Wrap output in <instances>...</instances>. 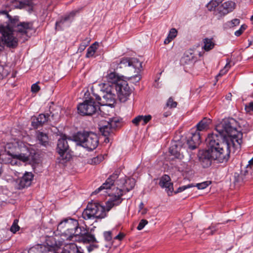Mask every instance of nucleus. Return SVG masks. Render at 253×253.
<instances>
[{"label": "nucleus", "instance_id": "1", "mask_svg": "<svg viewBox=\"0 0 253 253\" xmlns=\"http://www.w3.org/2000/svg\"><path fill=\"white\" fill-rule=\"evenodd\" d=\"M237 122L233 118L225 119L215 127L216 132L206 138L208 149L200 154L199 159L204 168L211 165L212 160L226 162L230 158V148L240 147L243 133L237 130Z\"/></svg>", "mask_w": 253, "mask_h": 253}, {"label": "nucleus", "instance_id": "2", "mask_svg": "<svg viewBox=\"0 0 253 253\" xmlns=\"http://www.w3.org/2000/svg\"><path fill=\"white\" fill-rule=\"evenodd\" d=\"M57 230L69 241L77 240L84 243H96L94 236L89 233L86 228L80 226L77 220L68 218L61 221Z\"/></svg>", "mask_w": 253, "mask_h": 253}, {"label": "nucleus", "instance_id": "3", "mask_svg": "<svg viewBox=\"0 0 253 253\" xmlns=\"http://www.w3.org/2000/svg\"><path fill=\"white\" fill-rule=\"evenodd\" d=\"M116 182L121 188L119 189L118 195L112 197L106 202L108 211H109L114 206H118L122 203L123 199L121 197L123 195V193L127 192L133 188L135 184V180L133 178L125 176L124 178L117 180Z\"/></svg>", "mask_w": 253, "mask_h": 253}, {"label": "nucleus", "instance_id": "4", "mask_svg": "<svg viewBox=\"0 0 253 253\" xmlns=\"http://www.w3.org/2000/svg\"><path fill=\"white\" fill-rule=\"evenodd\" d=\"M73 140L79 145L88 151L95 149L98 146L99 139L97 135L91 132H78L73 136Z\"/></svg>", "mask_w": 253, "mask_h": 253}, {"label": "nucleus", "instance_id": "5", "mask_svg": "<svg viewBox=\"0 0 253 253\" xmlns=\"http://www.w3.org/2000/svg\"><path fill=\"white\" fill-rule=\"evenodd\" d=\"M106 209L104 206L96 202L89 203L82 213L83 218L85 220L103 218L106 216Z\"/></svg>", "mask_w": 253, "mask_h": 253}, {"label": "nucleus", "instance_id": "6", "mask_svg": "<svg viewBox=\"0 0 253 253\" xmlns=\"http://www.w3.org/2000/svg\"><path fill=\"white\" fill-rule=\"evenodd\" d=\"M104 89H100L99 94L93 92L98 103L101 105H112L116 101V95L114 92L113 87L103 84ZM93 91V90H92Z\"/></svg>", "mask_w": 253, "mask_h": 253}, {"label": "nucleus", "instance_id": "7", "mask_svg": "<svg viewBox=\"0 0 253 253\" xmlns=\"http://www.w3.org/2000/svg\"><path fill=\"white\" fill-rule=\"evenodd\" d=\"M17 37L19 41L24 42L31 37L33 33H35L36 29L34 27V22H22L18 23L15 28Z\"/></svg>", "mask_w": 253, "mask_h": 253}, {"label": "nucleus", "instance_id": "8", "mask_svg": "<svg viewBox=\"0 0 253 253\" xmlns=\"http://www.w3.org/2000/svg\"><path fill=\"white\" fill-rule=\"evenodd\" d=\"M119 124V119L117 118H113L109 119L108 121L100 125L99 130L101 134L106 137L104 140L106 143L110 142L109 136L112 135Z\"/></svg>", "mask_w": 253, "mask_h": 253}, {"label": "nucleus", "instance_id": "9", "mask_svg": "<svg viewBox=\"0 0 253 253\" xmlns=\"http://www.w3.org/2000/svg\"><path fill=\"white\" fill-rule=\"evenodd\" d=\"M79 114L83 116H90L96 112L99 106L94 101L93 98H89L80 103L78 106Z\"/></svg>", "mask_w": 253, "mask_h": 253}, {"label": "nucleus", "instance_id": "10", "mask_svg": "<svg viewBox=\"0 0 253 253\" xmlns=\"http://www.w3.org/2000/svg\"><path fill=\"white\" fill-rule=\"evenodd\" d=\"M56 151L59 155V159L64 162L69 161L71 158L69 153V146L67 141V138L65 135L58 140Z\"/></svg>", "mask_w": 253, "mask_h": 253}, {"label": "nucleus", "instance_id": "11", "mask_svg": "<svg viewBox=\"0 0 253 253\" xmlns=\"http://www.w3.org/2000/svg\"><path fill=\"white\" fill-rule=\"evenodd\" d=\"M0 32L2 34V41L7 47L15 48L18 45V39L14 37L9 28L0 27Z\"/></svg>", "mask_w": 253, "mask_h": 253}, {"label": "nucleus", "instance_id": "12", "mask_svg": "<svg viewBox=\"0 0 253 253\" xmlns=\"http://www.w3.org/2000/svg\"><path fill=\"white\" fill-rule=\"evenodd\" d=\"M118 96L121 102H126L131 93V89L128 86L127 82L122 80L119 81V83L116 84L114 87Z\"/></svg>", "mask_w": 253, "mask_h": 253}, {"label": "nucleus", "instance_id": "13", "mask_svg": "<svg viewBox=\"0 0 253 253\" xmlns=\"http://www.w3.org/2000/svg\"><path fill=\"white\" fill-rule=\"evenodd\" d=\"M236 6V4L234 2L229 0L218 6L212 10L214 11V15L218 19H220L228 13L233 11Z\"/></svg>", "mask_w": 253, "mask_h": 253}, {"label": "nucleus", "instance_id": "14", "mask_svg": "<svg viewBox=\"0 0 253 253\" xmlns=\"http://www.w3.org/2000/svg\"><path fill=\"white\" fill-rule=\"evenodd\" d=\"M79 12V10H74L69 13L60 17L56 22L55 29L58 31L64 30L65 28L69 27L73 20L76 14Z\"/></svg>", "mask_w": 253, "mask_h": 253}, {"label": "nucleus", "instance_id": "15", "mask_svg": "<svg viewBox=\"0 0 253 253\" xmlns=\"http://www.w3.org/2000/svg\"><path fill=\"white\" fill-rule=\"evenodd\" d=\"M21 148L17 142L7 143L5 146V151L12 158H16L21 161V159L25 160L26 159L24 154L22 153Z\"/></svg>", "mask_w": 253, "mask_h": 253}, {"label": "nucleus", "instance_id": "16", "mask_svg": "<svg viewBox=\"0 0 253 253\" xmlns=\"http://www.w3.org/2000/svg\"><path fill=\"white\" fill-rule=\"evenodd\" d=\"M120 174V170L118 169L110 175L106 180V181L98 188L92 193V195L96 194L103 190L110 189L114 185V182L118 178Z\"/></svg>", "mask_w": 253, "mask_h": 253}, {"label": "nucleus", "instance_id": "17", "mask_svg": "<svg viewBox=\"0 0 253 253\" xmlns=\"http://www.w3.org/2000/svg\"><path fill=\"white\" fill-rule=\"evenodd\" d=\"M129 67H132L135 69L134 73L136 74L134 76H131L129 79L133 83H138L141 80V77L139 73L142 69V62H140L138 59L135 58H129Z\"/></svg>", "mask_w": 253, "mask_h": 253}, {"label": "nucleus", "instance_id": "18", "mask_svg": "<svg viewBox=\"0 0 253 253\" xmlns=\"http://www.w3.org/2000/svg\"><path fill=\"white\" fill-rule=\"evenodd\" d=\"M33 174L31 172H26L22 177L16 179L17 188L22 189L29 187L33 179Z\"/></svg>", "mask_w": 253, "mask_h": 253}, {"label": "nucleus", "instance_id": "19", "mask_svg": "<svg viewBox=\"0 0 253 253\" xmlns=\"http://www.w3.org/2000/svg\"><path fill=\"white\" fill-rule=\"evenodd\" d=\"M170 178L168 175H163L159 181L160 186L165 188L169 196H170L173 191V184L170 182Z\"/></svg>", "mask_w": 253, "mask_h": 253}, {"label": "nucleus", "instance_id": "20", "mask_svg": "<svg viewBox=\"0 0 253 253\" xmlns=\"http://www.w3.org/2000/svg\"><path fill=\"white\" fill-rule=\"evenodd\" d=\"M192 136L187 140L188 147L191 149H195L201 143V136L200 132L195 131L191 133Z\"/></svg>", "mask_w": 253, "mask_h": 253}, {"label": "nucleus", "instance_id": "21", "mask_svg": "<svg viewBox=\"0 0 253 253\" xmlns=\"http://www.w3.org/2000/svg\"><path fill=\"white\" fill-rule=\"evenodd\" d=\"M129 58H122L116 59L111 64V67L114 70H118L119 69H122L129 66Z\"/></svg>", "mask_w": 253, "mask_h": 253}, {"label": "nucleus", "instance_id": "22", "mask_svg": "<svg viewBox=\"0 0 253 253\" xmlns=\"http://www.w3.org/2000/svg\"><path fill=\"white\" fill-rule=\"evenodd\" d=\"M49 114H41L37 118L34 119L32 122L33 126L35 128H38L39 126H42L45 123L47 122L49 119Z\"/></svg>", "mask_w": 253, "mask_h": 253}, {"label": "nucleus", "instance_id": "23", "mask_svg": "<svg viewBox=\"0 0 253 253\" xmlns=\"http://www.w3.org/2000/svg\"><path fill=\"white\" fill-rule=\"evenodd\" d=\"M61 253H84V250L75 244L71 243L67 244L64 247Z\"/></svg>", "mask_w": 253, "mask_h": 253}, {"label": "nucleus", "instance_id": "24", "mask_svg": "<svg viewBox=\"0 0 253 253\" xmlns=\"http://www.w3.org/2000/svg\"><path fill=\"white\" fill-rule=\"evenodd\" d=\"M210 183L211 182L209 181H205L200 183H197L196 185H194L193 184H189L187 185L182 186L177 189L175 192V193L176 194L177 193L181 192L188 188L194 187L195 186H196L199 189H204L207 187Z\"/></svg>", "mask_w": 253, "mask_h": 253}, {"label": "nucleus", "instance_id": "25", "mask_svg": "<svg viewBox=\"0 0 253 253\" xmlns=\"http://www.w3.org/2000/svg\"><path fill=\"white\" fill-rule=\"evenodd\" d=\"M24 156L26 157V159H25V160L21 159V161L23 162H29L33 165L39 163V154L36 153L35 150H31L30 151L28 155L24 154Z\"/></svg>", "mask_w": 253, "mask_h": 253}, {"label": "nucleus", "instance_id": "26", "mask_svg": "<svg viewBox=\"0 0 253 253\" xmlns=\"http://www.w3.org/2000/svg\"><path fill=\"white\" fill-rule=\"evenodd\" d=\"M106 79L109 83L112 84L111 85H108L113 87V88L115 87L116 84H117L119 83V81L123 80V79H122L121 77H120L115 72H111L110 73L108 74L106 76Z\"/></svg>", "mask_w": 253, "mask_h": 253}, {"label": "nucleus", "instance_id": "27", "mask_svg": "<svg viewBox=\"0 0 253 253\" xmlns=\"http://www.w3.org/2000/svg\"><path fill=\"white\" fill-rule=\"evenodd\" d=\"M211 123L210 119L204 118L201 120L196 126L197 130L196 131H204L209 128V126Z\"/></svg>", "mask_w": 253, "mask_h": 253}, {"label": "nucleus", "instance_id": "28", "mask_svg": "<svg viewBox=\"0 0 253 253\" xmlns=\"http://www.w3.org/2000/svg\"><path fill=\"white\" fill-rule=\"evenodd\" d=\"M37 138L40 143L42 146L46 147L48 145V137L46 133L42 132H39L37 135Z\"/></svg>", "mask_w": 253, "mask_h": 253}, {"label": "nucleus", "instance_id": "29", "mask_svg": "<svg viewBox=\"0 0 253 253\" xmlns=\"http://www.w3.org/2000/svg\"><path fill=\"white\" fill-rule=\"evenodd\" d=\"M11 1L15 4V6L20 8H22L25 6L32 7L33 4V0H22V1H19L18 0H12Z\"/></svg>", "mask_w": 253, "mask_h": 253}, {"label": "nucleus", "instance_id": "30", "mask_svg": "<svg viewBox=\"0 0 253 253\" xmlns=\"http://www.w3.org/2000/svg\"><path fill=\"white\" fill-rule=\"evenodd\" d=\"M216 231V229L215 226H210L208 228L205 229L202 233L199 234L200 237L202 240H205L208 236L214 234Z\"/></svg>", "mask_w": 253, "mask_h": 253}, {"label": "nucleus", "instance_id": "31", "mask_svg": "<svg viewBox=\"0 0 253 253\" xmlns=\"http://www.w3.org/2000/svg\"><path fill=\"white\" fill-rule=\"evenodd\" d=\"M98 46V43L97 42H95L90 45L87 49V52L85 55L86 57L89 58L90 57H92L95 53Z\"/></svg>", "mask_w": 253, "mask_h": 253}, {"label": "nucleus", "instance_id": "32", "mask_svg": "<svg viewBox=\"0 0 253 253\" xmlns=\"http://www.w3.org/2000/svg\"><path fill=\"white\" fill-rule=\"evenodd\" d=\"M47 245L52 248H58L60 245L59 241H57L54 237H49L46 240Z\"/></svg>", "mask_w": 253, "mask_h": 253}, {"label": "nucleus", "instance_id": "33", "mask_svg": "<svg viewBox=\"0 0 253 253\" xmlns=\"http://www.w3.org/2000/svg\"><path fill=\"white\" fill-rule=\"evenodd\" d=\"M169 152L171 155H173L176 158H179L180 156L179 152V148L177 145L174 144L171 145L169 149Z\"/></svg>", "mask_w": 253, "mask_h": 253}, {"label": "nucleus", "instance_id": "34", "mask_svg": "<svg viewBox=\"0 0 253 253\" xmlns=\"http://www.w3.org/2000/svg\"><path fill=\"white\" fill-rule=\"evenodd\" d=\"M204 45L203 48L206 51H209L211 50L214 46V43L212 42V39L207 38L204 39Z\"/></svg>", "mask_w": 253, "mask_h": 253}, {"label": "nucleus", "instance_id": "35", "mask_svg": "<svg viewBox=\"0 0 253 253\" xmlns=\"http://www.w3.org/2000/svg\"><path fill=\"white\" fill-rule=\"evenodd\" d=\"M223 0H211L207 4V7L209 10L212 11L219 6V4Z\"/></svg>", "mask_w": 253, "mask_h": 253}, {"label": "nucleus", "instance_id": "36", "mask_svg": "<svg viewBox=\"0 0 253 253\" xmlns=\"http://www.w3.org/2000/svg\"><path fill=\"white\" fill-rule=\"evenodd\" d=\"M243 174H240L238 173L235 172L234 175V182L235 184H240L244 181Z\"/></svg>", "mask_w": 253, "mask_h": 253}, {"label": "nucleus", "instance_id": "37", "mask_svg": "<svg viewBox=\"0 0 253 253\" xmlns=\"http://www.w3.org/2000/svg\"><path fill=\"white\" fill-rule=\"evenodd\" d=\"M18 219H15L13 222L12 226L10 227V230L13 233H15L20 229V227L18 225Z\"/></svg>", "mask_w": 253, "mask_h": 253}, {"label": "nucleus", "instance_id": "38", "mask_svg": "<svg viewBox=\"0 0 253 253\" xmlns=\"http://www.w3.org/2000/svg\"><path fill=\"white\" fill-rule=\"evenodd\" d=\"M240 21L239 19H234L230 21L227 22L226 25L229 28L234 27L237 26L240 24Z\"/></svg>", "mask_w": 253, "mask_h": 253}, {"label": "nucleus", "instance_id": "39", "mask_svg": "<svg viewBox=\"0 0 253 253\" xmlns=\"http://www.w3.org/2000/svg\"><path fill=\"white\" fill-rule=\"evenodd\" d=\"M177 102L175 101H174L173 98L170 97L169 98L167 103V107H169V108H175L177 106Z\"/></svg>", "mask_w": 253, "mask_h": 253}, {"label": "nucleus", "instance_id": "40", "mask_svg": "<svg viewBox=\"0 0 253 253\" xmlns=\"http://www.w3.org/2000/svg\"><path fill=\"white\" fill-rule=\"evenodd\" d=\"M247 26V25L244 24V25H242L240 28L238 30H237L235 32V35L237 37H239L240 36H241L242 33L244 32V31L246 29Z\"/></svg>", "mask_w": 253, "mask_h": 253}, {"label": "nucleus", "instance_id": "41", "mask_svg": "<svg viewBox=\"0 0 253 253\" xmlns=\"http://www.w3.org/2000/svg\"><path fill=\"white\" fill-rule=\"evenodd\" d=\"M142 116V125H145L148 122H149L152 119V116L150 115L143 116Z\"/></svg>", "mask_w": 253, "mask_h": 253}, {"label": "nucleus", "instance_id": "42", "mask_svg": "<svg viewBox=\"0 0 253 253\" xmlns=\"http://www.w3.org/2000/svg\"><path fill=\"white\" fill-rule=\"evenodd\" d=\"M147 223L148 221L147 220L144 219H141L137 227V229L138 230H142Z\"/></svg>", "mask_w": 253, "mask_h": 253}, {"label": "nucleus", "instance_id": "43", "mask_svg": "<svg viewBox=\"0 0 253 253\" xmlns=\"http://www.w3.org/2000/svg\"><path fill=\"white\" fill-rule=\"evenodd\" d=\"M229 68V66H228V64H227L225 65V66L224 67V69L220 71V72L218 73V74L216 76V78H218L219 77H221L223 75H224L225 73H226L228 71Z\"/></svg>", "mask_w": 253, "mask_h": 253}, {"label": "nucleus", "instance_id": "44", "mask_svg": "<svg viewBox=\"0 0 253 253\" xmlns=\"http://www.w3.org/2000/svg\"><path fill=\"white\" fill-rule=\"evenodd\" d=\"M177 33V30L174 28H172L170 30L168 37H169V39L173 40L176 37Z\"/></svg>", "mask_w": 253, "mask_h": 253}, {"label": "nucleus", "instance_id": "45", "mask_svg": "<svg viewBox=\"0 0 253 253\" xmlns=\"http://www.w3.org/2000/svg\"><path fill=\"white\" fill-rule=\"evenodd\" d=\"M142 121V116L141 115H139L134 118L132 122L133 124H134L136 126H137L139 125V124Z\"/></svg>", "mask_w": 253, "mask_h": 253}, {"label": "nucleus", "instance_id": "46", "mask_svg": "<svg viewBox=\"0 0 253 253\" xmlns=\"http://www.w3.org/2000/svg\"><path fill=\"white\" fill-rule=\"evenodd\" d=\"M245 110L247 112L253 111V102H251L245 105Z\"/></svg>", "mask_w": 253, "mask_h": 253}, {"label": "nucleus", "instance_id": "47", "mask_svg": "<svg viewBox=\"0 0 253 253\" xmlns=\"http://www.w3.org/2000/svg\"><path fill=\"white\" fill-rule=\"evenodd\" d=\"M104 236L105 240L107 241L111 240L112 237V232L111 231H106L104 233Z\"/></svg>", "mask_w": 253, "mask_h": 253}, {"label": "nucleus", "instance_id": "48", "mask_svg": "<svg viewBox=\"0 0 253 253\" xmlns=\"http://www.w3.org/2000/svg\"><path fill=\"white\" fill-rule=\"evenodd\" d=\"M40 87L37 84H34L31 86V91L33 92H37L40 90Z\"/></svg>", "mask_w": 253, "mask_h": 253}, {"label": "nucleus", "instance_id": "49", "mask_svg": "<svg viewBox=\"0 0 253 253\" xmlns=\"http://www.w3.org/2000/svg\"><path fill=\"white\" fill-rule=\"evenodd\" d=\"M98 247V246L96 244H91L87 247V251L89 253L92 252L95 249H97Z\"/></svg>", "mask_w": 253, "mask_h": 253}, {"label": "nucleus", "instance_id": "50", "mask_svg": "<svg viewBox=\"0 0 253 253\" xmlns=\"http://www.w3.org/2000/svg\"><path fill=\"white\" fill-rule=\"evenodd\" d=\"M125 235L123 233L120 232L118 235L114 237V239L121 241L124 238Z\"/></svg>", "mask_w": 253, "mask_h": 253}, {"label": "nucleus", "instance_id": "51", "mask_svg": "<svg viewBox=\"0 0 253 253\" xmlns=\"http://www.w3.org/2000/svg\"><path fill=\"white\" fill-rule=\"evenodd\" d=\"M13 159L11 160V161H10V163L12 165H18V163H20V162H18V161H20L19 160H18V159H14V158H12Z\"/></svg>", "mask_w": 253, "mask_h": 253}, {"label": "nucleus", "instance_id": "52", "mask_svg": "<svg viewBox=\"0 0 253 253\" xmlns=\"http://www.w3.org/2000/svg\"><path fill=\"white\" fill-rule=\"evenodd\" d=\"M172 40L171 39H169V37H167L164 41V43L165 44H167L169 43Z\"/></svg>", "mask_w": 253, "mask_h": 253}, {"label": "nucleus", "instance_id": "53", "mask_svg": "<svg viewBox=\"0 0 253 253\" xmlns=\"http://www.w3.org/2000/svg\"><path fill=\"white\" fill-rule=\"evenodd\" d=\"M250 167V168H252V167H253V157L252 158L251 160H250L249 161V165H248V167Z\"/></svg>", "mask_w": 253, "mask_h": 253}, {"label": "nucleus", "instance_id": "54", "mask_svg": "<svg viewBox=\"0 0 253 253\" xmlns=\"http://www.w3.org/2000/svg\"><path fill=\"white\" fill-rule=\"evenodd\" d=\"M85 45H81L80 46V47H79V49L81 51H82L84 50V49H85Z\"/></svg>", "mask_w": 253, "mask_h": 253}, {"label": "nucleus", "instance_id": "55", "mask_svg": "<svg viewBox=\"0 0 253 253\" xmlns=\"http://www.w3.org/2000/svg\"><path fill=\"white\" fill-rule=\"evenodd\" d=\"M169 115H170V114H169V113H168V112L165 113H164V114H163V115H164V116L165 117H168V116H169Z\"/></svg>", "mask_w": 253, "mask_h": 253}, {"label": "nucleus", "instance_id": "56", "mask_svg": "<svg viewBox=\"0 0 253 253\" xmlns=\"http://www.w3.org/2000/svg\"><path fill=\"white\" fill-rule=\"evenodd\" d=\"M143 204L142 203H141L140 204V205H139V208H140V209H142V208H143Z\"/></svg>", "mask_w": 253, "mask_h": 253}, {"label": "nucleus", "instance_id": "57", "mask_svg": "<svg viewBox=\"0 0 253 253\" xmlns=\"http://www.w3.org/2000/svg\"><path fill=\"white\" fill-rule=\"evenodd\" d=\"M2 42V38H0V46H1V44Z\"/></svg>", "mask_w": 253, "mask_h": 253}, {"label": "nucleus", "instance_id": "58", "mask_svg": "<svg viewBox=\"0 0 253 253\" xmlns=\"http://www.w3.org/2000/svg\"><path fill=\"white\" fill-rule=\"evenodd\" d=\"M1 173H2V170H1V168H0V176H1Z\"/></svg>", "mask_w": 253, "mask_h": 253}, {"label": "nucleus", "instance_id": "59", "mask_svg": "<svg viewBox=\"0 0 253 253\" xmlns=\"http://www.w3.org/2000/svg\"><path fill=\"white\" fill-rule=\"evenodd\" d=\"M1 13H4V14H6L7 13L5 11H1Z\"/></svg>", "mask_w": 253, "mask_h": 253}, {"label": "nucleus", "instance_id": "60", "mask_svg": "<svg viewBox=\"0 0 253 253\" xmlns=\"http://www.w3.org/2000/svg\"><path fill=\"white\" fill-rule=\"evenodd\" d=\"M146 212V210H145L144 211H142V214H144Z\"/></svg>", "mask_w": 253, "mask_h": 253}, {"label": "nucleus", "instance_id": "61", "mask_svg": "<svg viewBox=\"0 0 253 253\" xmlns=\"http://www.w3.org/2000/svg\"><path fill=\"white\" fill-rule=\"evenodd\" d=\"M251 20H253V15L251 17Z\"/></svg>", "mask_w": 253, "mask_h": 253}, {"label": "nucleus", "instance_id": "62", "mask_svg": "<svg viewBox=\"0 0 253 253\" xmlns=\"http://www.w3.org/2000/svg\"><path fill=\"white\" fill-rule=\"evenodd\" d=\"M97 159V158H94V162H95V160Z\"/></svg>", "mask_w": 253, "mask_h": 253}, {"label": "nucleus", "instance_id": "63", "mask_svg": "<svg viewBox=\"0 0 253 253\" xmlns=\"http://www.w3.org/2000/svg\"><path fill=\"white\" fill-rule=\"evenodd\" d=\"M68 140H70V141H71V140H72V139H69V138H68Z\"/></svg>", "mask_w": 253, "mask_h": 253}]
</instances>
